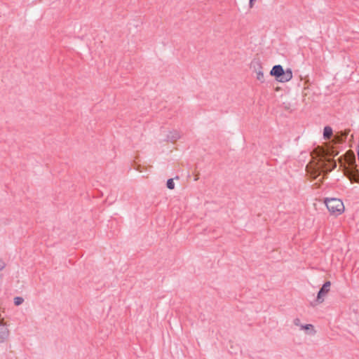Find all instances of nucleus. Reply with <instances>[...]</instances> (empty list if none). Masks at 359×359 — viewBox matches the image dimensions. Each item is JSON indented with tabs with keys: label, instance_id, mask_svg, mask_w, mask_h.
<instances>
[{
	"label": "nucleus",
	"instance_id": "obj_8",
	"mask_svg": "<svg viewBox=\"0 0 359 359\" xmlns=\"http://www.w3.org/2000/svg\"><path fill=\"white\" fill-rule=\"evenodd\" d=\"M181 137L180 133L177 130L170 131L167 135L168 140L170 142H175Z\"/></svg>",
	"mask_w": 359,
	"mask_h": 359
},
{
	"label": "nucleus",
	"instance_id": "obj_6",
	"mask_svg": "<svg viewBox=\"0 0 359 359\" xmlns=\"http://www.w3.org/2000/svg\"><path fill=\"white\" fill-rule=\"evenodd\" d=\"M292 79V71L291 69H286L283 74H281L280 78L276 79V80L280 83H285L290 81Z\"/></svg>",
	"mask_w": 359,
	"mask_h": 359
},
{
	"label": "nucleus",
	"instance_id": "obj_2",
	"mask_svg": "<svg viewBox=\"0 0 359 359\" xmlns=\"http://www.w3.org/2000/svg\"><path fill=\"white\" fill-rule=\"evenodd\" d=\"M346 162L347 166L344 165V170L345 175L352 182L359 183V172L355 164V157L353 154H346Z\"/></svg>",
	"mask_w": 359,
	"mask_h": 359
},
{
	"label": "nucleus",
	"instance_id": "obj_5",
	"mask_svg": "<svg viewBox=\"0 0 359 359\" xmlns=\"http://www.w3.org/2000/svg\"><path fill=\"white\" fill-rule=\"evenodd\" d=\"M293 323L294 325L299 327L300 330L305 331L307 334L314 335L316 334V330L314 329V326L311 324L302 325L301 323L300 319L297 318L293 320Z\"/></svg>",
	"mask_w": 359,
	"mask_h": 359
},
{
	"label": "nucleus",
	"instance_id": "obj_12",
	"mask_svg": "<svg viewBox=\"0 0 359 359\" xmlns=\"http://www.w3.org/2000/svg\"><path fill=\"white\" fill-rule=\"evenodd\" d=\"M257 79L260 81L261 82H264V73H263L262 71L259 70L257 72Z\"/></svg>",
	"mask_w": 359,
	"mask_h": 359
},
{
	"label": "nucleus",
	"instance_id": "obj_10",
	"mask_svg": "<svg viewBox=\"0 0 359 359\" xmlns=\"http://www.w3.org/2000/svg\"><path fill=\"white\" fill-rule=\"evenodd\" d=\"M332 135V129L330 126H325L324 128L323 136L325 139H330Z\"/></svg>",
	"mask_w": 359,
	"mask_h": 359
},
{
	"label": "nucleus",
	"instance_id": "obj_1",
	"mask_svg": "<svg viewBox=\"0 0 359 359\" xmlns=\"http://www.w3.org/2000/svg\"><path fill=\"white\" fill-rule=\"evenodd\" d=\"M338 154L332 147L327 146L326 149L318 147L312 155V161L306 165V171L311 177L316 178L322 172H330L337 166L334 161L330 156Z\"/></svg>",
	"mask_w": 359,
	"mask_h": 359
},
{
	"label": "nucleus",
	"instance_id": "obj_15",
	"mask_svg": "<svg viewBox=\"0 0 359 359\" xmlns=\"http://www.w3.org/2000/svg\"><path fill=\"white\" fill-rule=\"evenodd\" d=\"M256 0H249V6L250 8H252L253 6H254V2Z\"/></svg>",
	"mask_w": 359,
	"mask_h": 359
},
{
	"label": "nucleus",
	"instance_id": "obj_4",
	"mask_svg": "<svg viewBox=\"0 0 359 359\" xmlns=\"http://www.w3.org/2000/svg\"><path fill=\"white\" fill-rule=\"evenodd\" d=\"M331 283L330 281H326L319 290L316 299L315 301V304L311 303L312 306H315L318 304H321L324 302V298L328 293L330 289Z\"/></svg>",
	"mask_w": 359,
	"mask_h": 359
},
{
	"label": "nucleus",
	"instance_id": "obj_11",
	"mask_svg": "<svg viewBox=\"0 0 359 359\" xmlns=\"http://www.w3.org/2000/svg\"><path fill=\"white\" fill-rule=\"evenodd\" d=\"M24 302V299L21 297H16L14 298V304L15 306H20Z\"/></svg>",
	"mask_w": 359,
	"mask_h": 359
},
{
	"label": "nucleus",
	"instance_id": "obj_7",
	"mask_svg": "<svg viewBox=\"0 0 359 359\" xmlns=\"http://www.w3.org/2000/svg\"><path fill=\"white\" fill-rule=\"evenodd\" d=\"M284 69L280 65H277L273 67L270 72V74L276 79L280 78L281 74L284 72Z\"/></svg>",
	"mask_w": 359,
	"mask_h": 359
},
{
	"label": "nucleus",
	"instance_id": "obj_13",
	"mask_svg": "<svg viewBox=\"0 0 359 359\" xmlns=\"http://www.w3.org/2000/svg\"><path fill=\"white\" fill-rule=\"evenodd\" d=\"M167 187L169 189H173L175 188V183L172 179H169L167 181Z\"/></svg>",
	"mask_w": 359,
	"mask_h": 359
},
{
	"label": "nucleus",
	"instance_id": "obj_14",
	"mask_svg": "<svg viewBox=\"0 0 359 359\" xmlns=\"http://www.w3.org/2000/svg\"><path fill=\"white\" fill-rule=\"evenodd\" d=\"M5 267L4 262L0 259V271H1Z\"/></svg>",
	"mask_w": 359,
	"mask_h": 359
},
{
	"label": "nucleus",
	"instance_id": "obj_9",
	"mask_svg": "<svg viewBox=\"0 0 359 359\" xmlns=\"http://www.w3.org/2000/svg\"><path fill=\"white\" fill-rule=\"evenodd\" d=\"M348 135V130L344 131L341 133V135H335L334 136V141L336 143H341L344 141V139L346 138V137Z\"/></svg>",
	"mask_w": 359,
	"mask_h": 359
},
{
	"label": "nucleus",
	"instance_id": "obj_3",
	"mask_svg": "<svg viewBox=\"0 0 359 359\" xmlns=\"http://www.w3.org/2000/svg\"><path fill=\"white\" fill-rule=\"evenodd\" d=\"M325 203L329 212L332 215H339L344 211V203L340 199L335 198H326Z\"/></svg>",
	"mask_w": 359,
	"mask_h": 359
}]
</instances>
